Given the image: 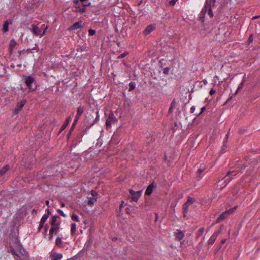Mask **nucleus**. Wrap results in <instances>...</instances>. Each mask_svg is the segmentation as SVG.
<instances>
[{
    "instance_id": "obj_28",
    "label": "nucleus",
    "mask_w": 260,
    "mask_h": 260,
    "mask_svg": "<svg viewBox=\"0 0 260 260\" xmlns=\"http://www.w3.org/2000/svg\"><path fill=\"white\" fill-rule=\"evenodd\" d=\"M244 83H244L243 82L241 81V82L239 84V86H238V88H237V89L235 94H237L238 93L239 91L243 88Z\"/></svg>"
},
{
    "instance_id": "obj_54",
    "label": "nucleus",
    "mask_w": 260,
    "mask_h": 260,
    "mask_svg": "<svg viewBox=\"0 0 260 260\" xmlns=\"http://www.w3.org/2000/svg\"><path fill=\"white\" fill-rule=\"evenodd\" d=\"M94 193H95V191H93V190H92V191H91V194H92V195L93 196H94Z\"/></svg>"
},
{
    "instance_id": "obj_36",
    "label": "nucleus",
    "mask_w": 260,
    "mask_h": 260,
    "mask_svg": "<svg viewBox=\"0 0 260 260\" xmlns=\"http://www.w3.org/2000/svg\"><path fill=\"white\" fill-rule=\"evenodd\" d=\"M57 212L58 213H59L60 214V215L63 217H66V215L63 213V212L62 211V210H60V209H58L57 210Z\"/></svg>"
},
{
    "instance_id": "obj_55",
    "label": "nucleus",
    "mask_w": 260,
    "mask_h": 260,
    "mask_svg": "<svg viewBox=\"0 0 260 260\" xmlns=\"http://www.w3.org/2000/svg\"><path fill=\"white\" fill-rule=\"evenodd\" d=\"M123 204H124V201H122V202H121V204H120V207H122V206H123Z\"/></svg>"
},
{
    "instance_id": "obj_39",
    "label": "nucleus",
    "mask_w": 260,
    "mask_h": 260,
    "mask_svg": "<svg viewBox=\"0 0 260 260\" xmlns=\"http://www.w3.org/2000/svg\"><path fill=\"white\" fill-rule=\"evenodd\" d=\"M94 202V200L93 199H90L89 201H88V205H91L92 204V203H93Z\"/></svg>"
},
{
    "instance_id": "obj_52",
    "label": "nucleus",
    "mask_w": 260,
    "mask_h": 260,
    "mask_svg": "<svg viewBox=\"0 0 260 260\" xmlns=\"http://www.w3.org/2000/svg\"><path fill=\"white\" fill-rule=\"evenodd\" d=\"M46 204L48 206H49V201H46V202H45Z\"/></svg>"
},
{
    "instance_id": "obj_5",
    "label": "nucleus",
    "mask_w": 260,
    "mask_h": 260,
    "mask_svg": "<svg viewBox=\"0 0 260 260\" xmlns=\"http://www.w3.org/2000/svg\"><path fill=\"white\" fill-rule=\"evenodd\" d=\"M17 249L19 253H17L16 250L13 249L11 250L12 254L19 257H21V255L24 256L26 254V252L25 250L19 244H17Z\"/></svg>"
},
{
    "instance_id": "obj_14",
    "label": "nucleus",
    "mask_w": 260,
    "mask_h": 260,
    "mask_svg": "<svg viewBox=\"0 0 260 260\" xmlns=\"http://www.w3.org/2000/svg\"><path fill=\"white\" fill-rule=\"evenodd\" d=\"M59 217L58 216H52L50 224L51 225H60V222L59 221Z\"/></svg>"
},
{
    "instance_id": "obj_29",
    "label": "nucleus",
    "mask_w": 260,
    "mask_h": 260,
    "mask_svg": "<svg viewBox=\"0 0 260 260\" xmlns=\"http://www.w3.org/2000/svg\"><path fill=\"white\" fill-rule=\"evenodd\" d=\"M72 219L74 221H79L78 216L73 213L72 215Z\"/></svg>"
},
{
    "instance_id": "obj_38",
    "label": "nucleus",
    "mask_w": 260,
    "mask_h": 260,
    "mask_svg": "<svg viewBox=\"0 0 260 260\" xmlns=\"http://www.w3.org/2000/svg\"><path fill=\"white\" fill-rule=\"evenodd\" d=\"M206 109V107H203L201 108V111L199 113V114H196L197 115H199L200 114H201L203 112V111L205 110Z\"/></svg>"
},
{
    "instance_id": "obj_46",
    "label": "nucleus",
    "mask_w": 260,
    "mask_h": 260,
    "mask_svg": "<svg viewBox=\"0 0 260 260\" xmlns=\"http://www.w3.org/2000/svg\"><path fill=\"white\" fill-rule=\"evenodd\" d=\"M48 228V226L47 225H46L45 226V233H46L47 232Z\"/></svg>"
},
{
    "instance_id": "obj_7",
    "label": "nucleus",
    "mask_w": 260,
    "mask_h": 260,
    "mask_svg": "<svg viewBox=\"0 0 260 260\" xmlns=\"http://www.w3.org/2000/svg\"><path fill=\"white\" fill-rule=\"evenodd\" d=\"M195 201L196 200L194 198H192L190 197H188L187 201L183 204L182 206L183 211H185V212H188L189 206L194 203Z\"/></svg>"
},
{
    "instance_id": "obj_31",
    "label": "nucleus",
    "mask_w": 260,
    "mask_h": 260,
    "mask_svg": "<svg viewBox=\"0 0 260 260\" xmlns=\"http://www.w3.org/2000/svg\"><path fill=\"white\" fill-rule=\"evenodd\" d=\"M16 44V42L15 40L13 39L10 42V46L11 47H14Z\"/></svg>"
},
{
    "instance_id": "obj_24",
    "label": "nucleus",
    "mask_w": 260,
    "mask_h": 260,
    "mask_svg": "<svg viewBox=\"0 0 260 260\" xmlns=\"http://www.w3.org/2000/svg\"><path fill=\"white\" fill-rule=\"evenodd\" d=\"M76 231V224L75 223H72L71 224V232L72 234H74Z\"/></svg>"
},
{
    "instance_id": "obj_32",
    "label": "nucleus",
    "mask_w": 260,
    "mask_h": 260,
    "mask_svg": "<svg viewBox=\"0 0 260 260\" xmlns=\"http://www.w3.org/2000/svg\"><path fill=\"white\" fill-rule=\"evenodd\" d=\"M78 119H79V118H77V117H76V118H75V119H74V122H73V125H72V128H71L70 130H73V128H74V126L75 125H76V123H77V121H78Z\"/></svg>"
},
{
    "instance_id": "obj_50",
    "label": "nucleus",
    "mask_w": 260,
    "mask_h": 260,
    "mask_svg": "<svg viewBox=\"0 0 260 260\" xmlns=\"http://www.w3.org/2000/svg\"><path fill=\"white\" fill-rule=\"evenodd\" d=\"M90 3H88V4H83V6L86 7V6H90Z\"/></svg>"
},
{
    "instance_id": "obj_51",
    "label": "nucleus",
    "mask_w": 260,
    "mask_h": 260,
    "mask_svg": "<svg viewBox=\"0 0 260 260\" xmlns=\"http://www.w3.org/2000/svg\"><path fill=\"white\" fill-rule=\"evenodd\" d=\"M187 212H185V211H183V217H185L186 216V214Z\"/></svg>"
},
{
    "instance_id": "obj_37",
    "label": "nucleus",
    "mask_w": 260,
    "mask_h": 260,
    "mask_svg": "<svg viewBox=\"0 0 260 260\" xmlns=\"http://www.w3.org/2000/svg\"><path fill=\"white\" fill-rule=\"evenodd\" d=\"M196 107L194 106H192L190 109V111L191 113H193L195 111Z\"/></svg>"
},
{
    "instance_id": "obj_56",
    "label": "nucleus",
    "mask_w": 260,
    "mask_h": 260,
    "mask_svg": "<svg viewBox=\"0 0 260 260\" xmlns=\"http://www.w3.org/2000/svg\"><path fill=\"white\" fill-rule=\"evenodd\" d=\"M61 205L62 207H64L65 204L64 203H62Z\"/></svg>"
},
{
    "instance_id": "obj_47",
    "label": "nucleus",
    "mask_w": 260,
    "mask_h": 260,
    "mask_svg": "<svg viewBox=\"0 0 260 260\" xmlns=\"http://www.w3.org/2000/svg\"><path fill=\"white\" fill-rule=\"evenodd\" d=\"M225 241H226V239H222V240L221 241V244H222L224 243L225 242Z\"/></svg>"
},
{
    "instance_id": "obj_59",
    "label": "nucleus",
    "mask_w": 260,
    "mask_h": 260,
    "mask_svg": "<svg viewBox=\"0 0 260 260\" xmlns=\"http://www.w3.org/2000/svg\"><path fill=\"white\" fill-rule=\"evenodd\" d=\"M84 10H85V9H84V8H83V9H82V12H84Z\"/></svg>"
},
{
    "instance_id": "obj_34",
    "label": "nucleus",
    "mask_w": 260,
    "mask_h": 260,
    "mask_svg": "<svg viewBox=\"0 0 260 260\" xmlns=\"http://www.w3.org/2000/svg\"><path fill=\"white\" fill-rule=\"evenodd\" d=\"M129 86L131 87V90L134 89L135 88V83L134 82H131L129 83Z\"/></svg>"
},
{
    "instance_id": "obj_22",
    "label": "nucleus",
    "mask_w": 260,
    "mask_h": 260,
    "mask_svg": "<svg viewBox=\"0 0 260 260\" xmlns=\"http://www.w3.org/2000/svg\"><path fill=\"white\" fill-rule=\"evenodd\" d=\"M84 112V108L81 107H79L77 109L76 117L79 118V117L82 115Z\"/></svg>"
},
{
    "instance_id": "obj_18",
    "label": "nucleus",
    "mask_w": 260,
    "mask_h": 260,
    "mask_svg": "<svg viewBox=\"0 0 260 260\" xmlns=\"http://www.w3.org/2000/svg\"><path fill=\"white\" fill-rule=\"evenodd\" d=\"M10 169V166L8 165L4 166L0 171V175L3 176Z\"/></svg>"
},
{
    "instance_id": "obj_27",
    "label": "nucleus",
    "mask_w": 260,
    "mask_h": 260,
    "mask_svg": "<svg viewBox=\"0 0 260 260\" xmlns=\"http://www.w3.org/2000/svg\"><path fill=\"white\" fill-rule=\"evenodd\" d=\"M204 170H205L204 164H201L200 168L198 169V173L201 174L204 171Z\"/></svg>"
},
{
    "instance_id": "obj_58",
    "label": "nucleus",
    "mask_w": 260,
    "mask_h": 260,
    "mask_svg": "<svg viewBox=\"0 0 260 260\" xmlns=\"http://www.w3.org/2000/svg\"><path fill=\"white\" fill-rule=\"evenodd\" d=\"M46 211L48 212V213H50L49 209H47Z\"/></svg>"
},
{
    "instance_id": "obj_25",
    "label": "nucleus",
    "mask_w": 260,
    "mask_h": 260,
    "mask_svg": "<svg viewBox=\"0 0 260 260\" xmlns=\"http://www.w3.org/2000/svg\"><path fill=\"white\" fill-rule=\"evenodd\" d=\"M56 245L60 247H61V245H62V240H61V239L59 237H57L56 239Z\"/></svg>"
},
{
    "instance_id": "obj_40",
    "label": "nucleus",
    "mask_w": 260,
    "mask_h": 260,
    "mask_svg": "<svg viewBox=\"0 0 260 260\" xmlns=\"http://www.w3.org/2000/svg\"><path fill=\"white\" fill-rule=\"evenodd\" d=\"M248 41L250 43L252 41H253V35H251L249 38H248Z\"/></svg>"
},
{
    "instance_id": "obj_43",
    "label": "nucleus",
    "mask_w": 260,
    "mask_h": 260,
    "mask_svg": "<svg viewBox=\"0 0 260 260\" xmlns=\"http://www.w3.org/2000/svg\"><path fill=\"white\" fill-rule=\"evenodd\" d=\"M245 80H246V75L245 74L244 75V76L243 77V79H242V82H243L244 83H245Z\"/></svg>"
},
{
    "instance_id": "obj_21",
    "label": "nucleus",
    "mask_w": 260,
    "mask_h": 260,
    "mask_svg": "<svg viewBox=\"0 0 260 260\" xmlns=\"http://www.w3.org/2000/svg\"><path fill=\"white\" fill-rule=\"evenodd\" d=\"M82 27L81 22H77L75 23L72 26V29H77Z\"/></svg>"
},
{
    "instance_id": "obj_6",
    "label": "nucleus",
    "mask_w": 260,
    "mask_h": 260,
    "mask_svg": "<svg viewBox=\"0 0 260 260\" xmlns=\"http://www.w3.org/2000/svg\"><path fill=\"white\" fill-rule=\"evenodd\" d=\"M117 119L114 116L113 113L111 112L109 113V116L106 120V125L109 127L110 128L112 124H115L117 122Z\"/></svg>"
},
{
    "instance_id": "obj_42",
    "label": "nucleus",
    "mask_w": 260,
    "mask_h": 260,
    "mask_svg": "<svg viewBox=\"0 0 260 260\" xmlns=\"http://www.w3.org/2000/svg\"><path fill=\"white\" fill-rule=\"evenodd\" d=\"M212 84L214 85V86H215L216 84V83H217V81L216 80H215V79H213V80H212Z\"/></svg>"
},
{
    "instance_id": "obj_30",
    "label": "nucleus",
    "mask_w": 260,
    "mask_h": 260,
    "mask_svg": "<svg viewBox=\"0 0 260 260\" xmlns=\"http://www.w3.org/2000/svg\"><path fill=\"white\" fill-rule=\"evenodd\" d=\"M95 33V30L92 29H89L88 30V36H92L94 35Z\"/></svg>"
},
{
    "instance_id": "obj_17",
    "label": "nucleus",
    "mask_w": 260,
    "mask_h": 260,
    "mask_svg": "<svg viewBox=\"0 0 260 260\" xmlns=\"http://www.w3.org/2000/svg\"><path fill=\"white\" fill-rule=\"evenodd\" d=\"M229 132H228L227 133V134L226 135L225 139L224 140L223 144L221 147V151L222 153H224L226 151V143L227 139L229 137Z\"/></svg>"
},
{
    "instance_id": "obj_15",
    "label": "nucleus",
    "mask_w": 260,
    "mask_h": 260,
    "mask_svg": "<svg viewBox=\"0 0 260 260\" xmlns=\"http://www.w3.org/2000/svg\"><path fill=\"white\" fill-rule=\"evenodd\" d=\"M155 28V26L153 24H150L146 27L144 30V33L145 35H148L152 32Z\"/></svg>"
},
{
    "instance_id": "obj_49",
    "label": "nucleus",
    "mask_w": 260,
    "mask_h": 260,
    "mask_svg": "<svg viewBox=\"0 0 260 260\" xmlns=\"http://www.w3.org/2000/svg\"><path fill=\"white\" fill-rule=\"evenodd\" d=\"M79 1H80V0H74V2L76 4H77L79 3Z\"/></svg>"
},
{
    "instance_id": "obj_20",
    "label": "nucleus",
    "mask_w": 260,
    "mask_h": 260,
    "mask_svg": "<svg viewBox=\"0 0 260 260\" xmlns=\"http://www.w3.org/2000/svg\"><path fill=\"white\" fill-rule=\"evenodd\" d=\"M70 120H71V117H68L67 118V119L66 120L65 122L62 125L60 130H64L67 127L68 125L69 124Z\"/></svg>"
},
{
    "instance_id": "obj_2",
    "label": "nucleus",
    "mask_w": 260,
    "mask_h": 260,
    "mask_svg": "<svg viewBox=\"0 0 260 260\" xmlns=\"http://www.w3.org/2000/svg\"><path fill=\"white\" fill-rule=\"evenodd\" d=\"M31 27L32 32L37 36L44 35L47 29L48 28V27L45 24L42 25L41 27H39L37 25L32 24Z\"/></svg>"
},
{
    "instance_id": "obj_53",
    "label": "nucleus",
    "mask_w": 260,
    "mask_h": 260,
    "mask_svg": "<svg viewBox=\"0 0 260 260\" xmlns=\"http://www.w3.org/2000/svg\"><path fill=\"white\" fill-rule=\"evenodd\" d=\"M213 79H215V80L218 79V77L217 76H215L214 77Z\"/></svg>"
},
{
    "instance_id": "obj_57",
    "label": "nucleus",
    "mask_w": 260,
    "mask_h": 260,
    "mask_svg": "<svg viewBox=\"0 0 260 260\" xmlns=\"http://www.w3.org/2000/svg\"><path fill=\"white\" fill-rule=\"evenodd\" d=\"M232 172H231V171H229V172H228V174L229 175V174H230L231 173H232Z\"/></svg>"
},
{
    "instance_id": "obj_4",
    "label": "nucleus",
    "mask_w": 260,
    "mask_h": 260,
    "mask_svg": "<svg viewBox=\"0 0 260 260\" xmlns=\"http://www.w3.org/2000/svg\"><path fill=\"white\" fill-rule=\"evenodd\" d=\"M236 209V207H234L232 209H230L228 210H226L223 212H222L217 218L215 223H218L221 222L225 219L227 216L231 213H233Z\"/></svg>"
},
{
    "instance_id": "obj_11",
    "label": "nucleus",
    "mask_w": 260,
    "mask_h": 260,
    "mask_svg": "<svg viewBox=\"0 0 260 260\" xmlns=\"http://www.w3.org/2000/svg\"><path fill=\"white\" fill-rule=\"evenodd\" d=\"M51 260H60L62 258V254L61 253L52 252L50 255Z\"/></svg>"
},
{
    "instance_id": "obj_19",
    "label": "nucleus",
    "mask_w": 260,
    "mask_h": 260,
    "mask_svg": "<svg viewBox=\"0 0 260 260\" xmlns=\"http://www.w3.org/2000/svg\"><path fill=\"white\" fill-rule=\"evenodd\" d=\"M175 235L179 240H181L184 237V234L180 230H177Z\"/></svg>"
},
{
    "instance_id": "obj_12",
    "label": "nucleus",
    "mask_w": 260,
    "mask_h": 260,
    "mask_svg": "<svg viewBox=\"0 0 260 260\" xmlns=\"http://www.w3.org/2000/svg\"><path fill=\"white\" fill-rule=\"evenodd\" d=\"M155 186H156V185L155 184V183L154 182H153V183H151L150 185H149L146 189V191H145V194H146L147 196L150 195L152 193V191H153V189L155 187Z\"/></svg>"
},
{
    "instance_id": "obj_10",
    "label": "nucleus",
    "mask_w": 260,
    "mask_h": 260,
    "mask_svg": "<svg viewBox=\"0 0 260 260\" xmlns=\"http://www.w3.org/2000/svg\"><path fill=\"white\" fill-rule=\"evenodd\" d=\"M221 228L222 226H221L218 231H215L211 236V237L210 238L208 241L209 244H213L214 243L216 239H217L218 234L222 231Z\"/></svg>"
},
{
    "instance_id": "obj_8",
    "label": "nucleus",
    "mask_w": 260,
    "mask_h": 260,
    "mask_svg": "<svg viewBox=\"0 0 260 260\" xmlns=\"http://www.w3.org/2000/svg\"><path fill=\"white\" fill-rule=\"evenodd\" d=\"M129 192L132 196V199L135 202H137L141 196L142 191H135L132 189H129Z\"/></svg>"
},
{
    "instance_id": "obj_60",
    "label": "nucleus",
    "mask_w": 260,
    "mask_h": 260,
    "mask_svg": "<svg viewBox=\"0 0 260 260\" xmlns=\"http://www.w3.org/2000/svg\"><path fill=\"white\" fill-rule=\"evenodd\" d=\"M232 179H230V180L228 181V183L230 182L231 181Z\"/></svg>"
},
{
    "instance_id": "obj_1",
    "label": "nucleus",
    "mask_w": 260,
    "mask_h": 260,
    "mask_svg": "<svg viewBox=\"0 0 260 260\" xmlns=\"http://www.w3.org/2000/svg\"><path fill=\"white\" fill-rule=\"evenodd\" d=\"M216 0H206L205 5L200 14V20L202 23L205 22V17L206 14L209 16L210 18H212L214 16L212 12V8L214 7Z\"/></svg>"
},
{
    "instance_id": "obj_23",
    "label": "nucleus",
    "mask_w": 260,
    "mask_h": 260,
    "mask_svg": "<svg viewBox=\"0 0 260 260\" xmlns=\"http://www.w3.org/2000/svg\"><path fill=\"white\" fill-rule=\"evenodd\" d=\"M9 21L7 20V21H6L4 24H3V31L4 32H6L7 31H8V29H9Z\"/></svg>"
},
{
    "instance_id": "obj_45",
    "label": "nucleus",
    "mask_w": 260,
    "mask_h": 260,
    "mask_svg": "<svg viewBox=\"0 0 260 260\" xmlns=\"http://www.w3.org/2000/svg\"><path fill=\"white\" fill-rule=\"evenodd\" d=\"M177 1V0H172L171 4L173 5H175Z\"/></svg>"
},
{
    "instance_id": "obj_3",
    "label": "nucleus",
    "mask_w": 260,
    "mask_h": 260,
    "mask_svg": "<svg viewBox=\"0 0 260 260\" xmlns=\"http://www.w3.org/2000/svg\"><path fill=\"white\" fill-rule=\"evenodd\" d=\"M35 80L32 76H28L25 77V83L31 91L35 90L37 88V86L35 84L34 86L32 85V84L35 83Z\"/></svg>"
},
{
    "instance_id": "obj_26",
    "label": "nucleus",
    "mask_w": 260,
    "mask_h": 260,
    "mask_svg": "<svg viewBox=\"0 0 260 260\" xmlns=\"http://www.w3.org/2000/svg\"><path fill=\"white\" fill-rule=\"evenodd\" d=\"M204 229L202 228L199 230L197 233V238L198 239L203 233Z\"/></svg>"
},
{
    "instance_id": "obj_13",
    "label": "nucleus",
    "mask_w": 260,
    "mask_h": 260,
    "mask_svg": "<svg viewBox=\"0 0 260 260\" xmlns=\"http://www.w3.org/2000/svg\"><path fill=\"white\" fill-rule=\"evenodd\" d=\"M48 217V215L44 214L42 217L41 218L40 224L38 228L39 231H40L41 229L43 227L45 222Z\"/></svg>"
},
{
    "instance_id": "obj_41",
    "label": "nucleus",
    "mask_w": 260,
    "mask_h": 260,
    "mask_svg": "<svg viewBox=\"0 0 260 260\" xmlns=\"http://www.w3.org/2000/svg\"><path fill=\"white\" fill-rule=\"evenodd\" d=\"M258 18H260V15H256V16H253L252 18V19L254 20V19H256Z\"/></svg>"
},
{
    "instance_id": "obj_16",
    "label": "nucleus",
    "mask_w": 260,
    "mask_h": 260,
    "mask_svg": "<svg viewBox=\"0 0 260 260\" xmlns=\"http://www.w3.org/2000/svg\"><path fill=\"white\" fill-rule=\"evenodd\" d=\"M25 103H26V101L24 100H22L21 101H20L19 102H18L16 106V108L15 109L16 111L17 112L20 111L21 110V109L22 108V107L24 106V105H25Z\"/></svg>"
},
{
    "instance_id": "obj_48",
    "label": "nucleus",
    "mask_w": 260,
    "mask_h": 260,
    "mask_svg": "<svg viewBox=\"0 0 260 260\" xmlns=\"http://www.w3.org/2000/svg\"><path fill=\"white\" fill-rule=\"evenodd\" d=\"M71 135V132H70L68 134V135H67V137H68V139H69V137H70Z\"/></svg>"
},
{
    "instance_id": "obj_35",
    "label": "nucleus",
    "mask_w": 260,
    "mask_h": 260,
    "mask_svg": "<svg viewBox=\"0 0 260 260\" xmlns=\"http://www.w3.org/2000/svg\"><path fill=\"white\" fill-rule=\"evenodd\" d=\"M216 92V90L214 88H211L209 91V93L211 95H213Z\"/></svg>"
},
{
    "instance_id": "obj_9",
    "label": "nucleus",
    "mask_w": 260,
    "mask_h": 260,
    "mask_svg": "<svg viewBox=\"0 0 260 260\" xmlns=\"http://www.w3.org/2000/svg\"><path fill=\"white\" fill-rule=\"evenodd\" d=\"M60 225H51L49 231V240L53 239L54 233H57L59 231Z\"/></svg>"
},
{
    "instance_id": "obj_33",
    "label": "nucleus",
    "mask_w": 260,
    "mask_h": 260,
    "mask_svg": "<svg viewBox=\"0 0 260 260\" xmlns=\"http://www.w3.org/2000/svg\"><path fill=\"white\" fill-rule=\"evenodd\" d=\"M128 54V52H124V53H123L122 54H121L119 56H118V58H123L124 57H125L126 55H127Z\"/></svg>"
},
{
    "instance_id": "obj_44",
    "label": "nucleus",
    "mask_w": 260,
    "mask_h": 260,
    "mask_svg": "<svg viewBox=\"0 0 260 260\" xmlns=\"http://www.w3.org/2000/svg\"><path fill=\"white\" fill-rule=\"evenodd\" d=\"M174 101L171 103V107L170 108V110H171V109L172 108V107L174 106Z\"/></svg>"
}]
</instances>
